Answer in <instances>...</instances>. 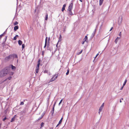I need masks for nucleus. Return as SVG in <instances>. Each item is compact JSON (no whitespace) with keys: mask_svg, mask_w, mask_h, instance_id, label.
Returning a JSON list of instances; mask_svg holds the SVG:
<instances>
[{"mask_svg":"<svg viewBox=\"0 0 129 129\" xmlns=\"http://www.w3.org/2000/svg\"><path fill=\"white\" fill-rule=\"evenodd\" d=\"M10 68V67H7L4 68L2 70L6 76L8 74L9 72V70Z\"/></svg>","mask_w":129,"mask_h":129,"instance_id":"obj_1","label":"nucleus"},{"mask_svg":"<svg viewBox=\"0 0 129 129\" xmlns=\"http://www.w3.org/2000/svg\"><path fill=\"white\" fill-rule=\"evenodd\" d=\"M73 3L72 2L69 5L68 9V11H70V10H72L73 8Z\"/></svg>","mask_w":129,"mask_h":129,"instance_id":"obj_2","label":"nucleus"},{"mask_svg":"<svg viewBox=\"0 0 129 129\" xmlns=\"http://www.w3.org/2000/svg\"><path fill=\"white\" fill-rule=\"evenodd\" d=\"M5 76L6 75L2 70L0 71V78L3 77Z\"/></svg>","mask_w":129,"mask_h":129,"instance_id":"obj_3","label":"nucleus"},{"mask_svg":"<svg viewBox=\"0 0 129 129\" xmlns=\"http://www.w3.org/2000/svg\"><path fill=\"white\" fill-rule=\"evenodd\" d=\"M16 115H15L14 116V117L11 119V121H10V122H13V121H14L15 120V117H16Z\"/></svg>","mask_w":129,"mask_h":129,"instance_id":"obj_4","label":"nucleus"},{"mask_svg":"<svg viewBox=\"0 0 129 129\" xmlns=\"http://www.w3.org/2000/svg\"><path fill=\"white\" fill-rule=\"evenodd\" d=\"M10 66H11V68L13 70H15L16 68V67L13 66L12 64L10 65Z\"/></svg>","mask_w":129,"mask_h":129,"instance_id":"obj_5","label":"nucleus"},{"mask_svg":"<svg viewBox=\"0 0 129 129\" xmlns=\"http://www.w3.org/2000/svg\"><path fill=\"white\" fill-rule=\"evenodd\" d=\"M66 4H64L63 5V6L62 8V10H61L62 11V12H63L64 11V10H65V8L66 7Z\"/></svg>","mask_w":129,"mask_h":129,"instance_id":"obj_6","label":"nucleus"},{"mask_svg":"<svg viewBox=\"0 0 129 129\" xmlns=\"http://www.w3.org/2000/svg\"><path fill=\"white\" fill-rule=\"evenodd\" d=\"M14 72H10V71L9 72L8 74L10 76H11L13 75L14 74Z\"/></svg>","mask_w":129,"mask_h":129,"instance_id":"obj_7","label":"nucleus"},{"mask_svg":"<svg viewBox=\"0 0 129 129\" xmlns=\"http://www.w3.org/2000/svg\"><path fill=\"white\" fill-rule=\"evenodd\" d=\"M104 0H100L99 1V5L101 6Z\"/></svg>","mask_w":129,"mask_h":129,"instance_id":"obj_8","label":"nucleus"},{"mask_svg":"<svg viewBox=\"0 0 129 129\" xmlns=\"http://www.w3.org/2000/svg\"><path fill=\"white\" fill-rule=\"evenodd\" d=\"M19 27L18 26H15L14 28V30L15 31H16L18 29Z\"/></svg>","mask_w":129,"mask_h":129,"instance_id":"obj_9","label":"nucleus"},{"mask_svg":"<svg viewBox=\"0 0 129 129\" xmlns=\"http://www.w3.org/2000/svg\"><path fill=\"white\" fill-rule=\"evenodd\" d=\"M11 57H6L5 58V61H8L11 58Z\"/></svg>","mask_w":129,"mask_h":129,"instance_id":"obj_10","label":"nucleus"},{"mask_svg":"<svg viewBox=\"0 0 129 129\" xmlns=\"http://www.w3.org/2000/svg\"><path fill=\"white\" fill-rule=\"evenodd\" d=\"M104 106V103H103L101 105V106L100 107L99 109V110L101 111L102 109V107L103 106Z\"/></svg>","mask_w":129,"mask_h":129,"instance_id":"obj_11","label":"nucleus"},{"mask_svg":"<svg viewBox=\"0 0 129 129\" xmlns=\"http://www.w3.org/2000/svg\"><path fill=\"white\" fill-rule=\"evenodd\" d=\"M54 108H52V109L51 111L52 115L53 116V114L54 113Z\"/></svg>","mask_w":129,"mask_h":129,"instance_id":"obj_12","label":"nucleus"},{"mask_svg":"<svg viewBox=\"0 0 129 129\" xmlns=\"http://www.w3.org/2000/svg\"><path fill=\"white\" fill-rule=\"evenodd\" d=\"M54 80H55V79H54V77H52V78L50 79V80L49 82H52L53 81H54Z\"/></svg>","mask_w":129,"mask_h":129,"instance_id":"obj_13","label":"nucleus"},{"mask_svg":"<svg viewBox=\"0 0 129 129\" xmlns=\"http://www.w3.org/2000/svg\"><path fill=\"white\" fill-rule=\"evenodd\" d=\"M88 38L87 36H85V38L83 39V41H86L87 40V39Z\"/></svg>","mask_w":129,"mask_h":129,"instance_id":"obj_14","label":"nucleus"},{"mask_svg":"<svg viewBox=\"0 0 129 129\" xmlns=\"http://www.w3.org/2000/svg\"><path fill=\"white\" fill-rule=\"evenodd\" d=\"M46 111H44L43 113H42L41 116L42 118L44 116V115L45 114L46 112Z\"/></svg>","mask_w":129,"mask_h":129,"instance_id":"obj_15","label":"nucleus"},{"mask_svg":"<svg viewBox=\"0 0 129 129\" xmlns=\"http://www.w3.org/2000/svg\"><path fill=\"white\" fill-rule=\"evenodd\" d=\"M18 43L19 45H21L22 44V42L21 41L19 40L18 41Z\"/></svg>","mask_w":129,"mask_h":129,"instance_id":"obj_16","label":"nucleus"},{"mask_svg":"<svg viewBox=\"0 0 129 129\" xmlns=\"http://www.w3.org/2000/svg\"><path fill=\"white\" fill-rule=\"evenodd\" d=\"M127 81V80L126 79H125L124 81L123 84V86H124L125 85L126 82Z\"/></svg>","mask_w":129,"mask_h":129,"instance_id":"obj_17","label":"nucleus"},{"mask_svg":"<svg viewBox=\"0 0 129 129\" xmlns=\"http://www.w3.org/2000/svg\"><path fill=\"white\" fill-rule=\"evenodd\" d=\"M69 11V15H73V13L72 12V10H70V11Z\"/></svg>","mask_w":129,"mask_h":129,"instance_id":"obj_18","label":"nucleus"},{"mask_svg":"<svg viewBox=\"0 0 129 129\" xmlns=\"http://www.w3.org/2000/svg\"><path fill=\"white\" fill-rule=\"evenodd\" d=\"M48 19V15L47 13H46V16L45 18V20H47Z\"/></svg>","mask_w":129,"mask_h":129,"instance_id":"obj_19","label":"nucleus"},{"mask_svg":"<svg viewBox=\"0 0 129 129\" xmlns=\"http://www.w3.org/2000/svg\"><path fill=\"white\" fill-rule=\"evenodd\" d=\"M69 69L67 70V72L66 73V75H68L69 74Z\"/></svg>","mask_w":129,"mask_h":129,"instance_id":"obj_20","label":"nucleus"},{"mask_svg":"<svg viewBox=\"0 0 129 129\" xmlns=\"http://www.w3.org/2000/svg\"><path fill=\"white\" fill-rule=\"evenodd\" d=\"M82 51L83 50H82L79 52H77V54L78 55L81 53L82 52Z\"/></svg>","mask_w":129,"mask_h":129,"instance_id":"obj_21","label":"nucleus"},{"mask_svg":"<svg viewBox=\"0 0 129 129\" xmlns=\"http://www.w3.org/2000/svg\"><path fill=\"white\" fill-rule=\"evenodd\" d=\"M44 123L43 122H42L40 124L41 126V127H42L44 126Z\"/></svg>","mask_w":129,"mask_h":129,"instance_id":"obj_22","label":"nucleus"},{"mask_svg":"<svg viewBox=\"0 0 129 129\" xmlns=\"http://www.w3.org/2000/svg\"><path fill=\"white\" fill-rule=\"evenodd\" d=\"M12 78V77L11 76H10L9 77L7 78V79H8L9 80H10Z\"/></svg>","mask_w":129,"mask_h":129,"instance_id":"obj_23","label":"nucleus"},{"mask_svg":"<svg viewBox=\"0 0 129 129\" xmlns=\"http://www.w3.org/2000/svg\"><path fill=\"white\" fill-rule=\"evenodd\" d=\"M18 22L17 21H16L14 23V25H17L18 24Z\"/></svg>","mask_w":129,"mask_h":129,"instance_id":"obj_24","label":"nucleus"},{"mask_svg":"<svg viewBox=\"0 0 129 129\" xmlns=\"http://www.w3.org/2000/svg\"><path fill=\"white\" fill-rule=\"evenodd\" d=\"M41 61V59H39L38 61V63L40 64V61Z\"/></svg>","mask_w":129,"mask_h":129,"instance_id":"obj_25","label":"nucleus"},{"mask_svg":"<svg viewBox=\"0 0 129 129\" xmlns=\"http://www.w3.org/2000/svg\"><path fill=\"white\" fill-rule=\"evenodd\" d=\"M62 101H63V99H62L60 101V102L58 104L59 105L61 103V102H62Z\"/></svg>","mask_w":129,"mask_h":129,"instance_id":"obj_26","label":"nucleus"},{"mask_svg":"<svg viewBox=\"0 0 129 129\" xmlns=\"http://www.w3.org/2000/svg\"><path fill=\"white\" fill-rule=\"evenodd\" d=\"M44 51H42V55L43 56H44Z\"/></svg>","mask_w":129,"mask_h":129,"instance_id":"obj_27","label":"nucleus"},{"mask_svg":"<svg viewBox=\"0 0 129 129\" xmlns=\"http://www.w3.org/2000/svg\"><path fill=\"white\" fill-rule=\"evenodd\" d=\"M48 71L47 70H45L44 71V73H48Z\"/></svg>","mask_w":129,"mask_h":129,"instance_id":"obj_28","label":"nucleus"},{"mask_svg":"<svg viewBox=\"0 0 129 129\" xmlns=\"http://www.w3.org/2000/svg\"><path fill=\"white\" fill-rule=\"evenodd\" d=\"M5 33H4L3 34L0 35V36L2 37V36H3L5 35Z\"/></svg>","mask_w":129,"mask_h":129,"instance_id":"obj_29","label":"nucleus"},{"mask_svg":"<svg viewBox=\"0 0 129 129\" xmlns=\"http://www.w3.org/2000/svg\"><path fill=\"white\" fill-rule=\"evenodd\" d=\"M54 79H55V80L57 78V75L56 76V75L54 76Z\"/></svg>","mask_w":129,"mask_h":129,"instance_id":"obj_30","label":"nucleus"},{"mask_svg":"<svg viewBox=\"0 0 129 129\" xmlns=\"http://www.w3.org/2000/svg\"><path fill=\"white\" fill-rule=\"evenodd\" d=\"M40 65V64L38 63L36 68H39Z\"/></svg>","mask_w":129,"mask_h":129,"instance_id":"obj_31","label":"nucleus"},{"mask_svg":"<svg viewBox=\"0 0 129 129\" xmlns=\"http://www.w3.org/2000/svg\"><path fill=\"white\" fill-rule=\"evenodd\" d=\"M7 119V118L6 117H5L3 119V121H4L6 120Z\"/></svg>","mask_w":129,"mask_h":129,"instance_id":"obj_32","label":"nucleus"},{"mask_svg":"<svg viewBox=\"0 0 129 129\" xmlns=\"http://www.w3.org/2000/svg\"><path fill=\"white\" fill-rule=\"evenodd\" d=\"M47 37L45 40V43H47Z\"/></svg>","mask_w":129,"mask_h":129,"instance_id":"obj_33","label":"nucleus"},{"mask_svg":"<svg viewBox=\"0 0 129 129\" xmlns=\"http://www.w3.org/2000/svg\"><path fill=\"white\" fill-rule=\"evenodd\" d=\"M24 103L23 102H21L20 104V105H24Z\"/></svg>","mask_w":129,"mask_h":129,"instance_id":"obj_34","label":"nucleus"},{"mask_svg":"<svg viewBox=\"0 0 129 129\" xmlns=\"http://www.w3.org/2000/svg\"><path fill=\"white\" fill-rule=\"evenodd\" d=\"M49 41H50V39H49L48 40L47 46H48V44L49 45Z\"/></svg>","mask_w":129,"mask_h":129,"instance_id":"obj_35","label":"nucleus"},{"mask_svg":"<svg viewBox=\"0 0 129 129\" xmlns=\"http://www.w3.org/2000/svg\"><path fill=\"white\" fill-rule=\"evenodd\" d=\"M42 117L41 116V117H39L38 119V120H39L41 119Z\"/></svg>","mask_w":129,"mask_h":129,"instance_id":"obj_36","label":"nucleus"},{"mask_svg":"<svg viewBox=\"0 0 129 129\" xmlns=\"http://www.w3.org/2000/svg\"><path fill=\"white\" fill-rule=\"evenodd\" d=\"M117 38H116L115 39V43L116 44L117 43Z\"/></svg>","mask_w":129,"mask_h":129,"instance_id":"obj_37","label":"nucleus"},{"mask_svg":"<svg viewBox=\"0 0 129 129\" xmlns=\"http://www.w3.org/2000/svg\"><path fill=\"white\" fill-rule=\"evenodd\" d=\"M62 120H60L59 122V124H61L62 122Z\"/></svg>","mask_w":129,"mask_h":129,"instance_id":"obj_38","label":"nucleus"},{"mask_svg":"<svg viewBox=\"0 0 129 129\" xmlns=\"http://www.w3.org/2000/svg\"><path fill=\"white\" fill-rule=\"evenodd\" d=\"M49 98L48 99V100H47V103H48V105L49 102Z\"/></svg>","mask_w":129,"mask_h":129,"instance_id":"obj_39","label":"nucleus"},{"mask_svg":"<svg viewBox=\"0 0 129 129\" xmlns=\"http://www.w3.org/2000/svg\"><path fill=\"white\" fill-rule=\"evenodd\" d=\"M56 102H55L54 103V104L53 105V108H54V107H55V104H56Z\"/></svg>","mask_w":129,"mask_h":129,"instance_id":"obj_40","label":"nucleus"},{"mask_svg":"<svg viewBox=\"0 0 129 129\" xmlns=\"http://www.w3.org/2000/svg\"><path fill=\"white\" fill-rule=\"evenodd\" d=\"M121 32H120L119 33V35L120 36V37H121Z\"/></svg>","mask_w":129,"mask_h":129,"instance_id":"obj_41","label":"nucleus"},{"mask_svg":"<svg viewBox=\"0 0 129 129\" xmlns=\"http://www.w3.org/2000/svg\"><path fill=\"white\" fill-rule=\"evenodd\" d=\"M22 48H23L25 47L24 45V44H23L22 45Z\"/></svg>","mask_w":129,"mask_h":129,"instance_id":"obj_42","label":"nucleus"},{"mask_svg":"<svg viewBox=\"0 0 129 129\" xmlns=\"http://www.w3.org/2000/svg\"><path fill=\"white\" fill-rule=\"evenodd\" d=\"M8 79L7 78L5 79L3 81V82H5L7 81V80Z\"/></svg>","mask_w":129,"mask_h":129,"instance_id":"obj_43","label":"nucleus"},{"mask_svg":"<svg viewBox=\"0 0 129 129\" xmlns=\"http://www.w3.org/2000/svg\"><path fill=\"white\" fill-rule=\"evenodd\" d=\"M85 41H83L82 42V44H83L84 43V42Z\"/></svg>","mask_w":129,"mask_h":129,"instance_id":"obj_44","label":"nucleus"},{"mask_svg":"<svg viewBox=\"0 0 129 129\" xmlns=\"http://www.w3.org/2000/svg\"><path fill=\"white\" fill-rule=\"evenodd\" d=\"M39 68H36V71H39Z\"/></svg>","mask_w":129,"mask_h":129,"instance_id":"obj_45","label":"nucleus"},{"mask_svg":"<svg viewBox=\"0 0 129 129\" xmlns=\"http://www.w3.org/2000/svg\"><path fill=\"white\" fill-rule=\"evenodd\" d=\"M124 86H123V85H122V86L121 88L120 89V90H122L123 88V87H124Z\"/></svg>","mask_w":129,"mask_h":129,"instance_id":"obj_46","label":"nucleus"},{"mask_svg":"<svg viewBox=\"0 0 129 129\" xmlns=\"http://www.w3.org/2000/svg\"><path fill=\"white\" fill-rule=\"evenodd\" d=\"M13 39H14V40H16V37L15 36V37Z\"/></svg>","mask_w":129,"mask_h":129,"instance_id":"obj_47","label":"nucleus"},{"mask_svg":"<svg viewBox=\"0 0 129 129\" xmlns=\"http://www.w3.org/2000/svg\"><path fill=\"white\" fill-rule=\"evenodd\" d=\"M61 38H62V37H61V35H60L59 37V39H61Z\"/></svg>","mask_w":129,"mask_h":129,"instance_id":"obj_48","label":"nucleus"},{"mask_svg":"<svg viewBox=\"0 0 129 129\" xmlns=\"http://www.w3.org/2000/svg\"><path fill=\"white\" fill-rule=\"evenodd\" d=\"M47 43H45V46H44V48H45V47H46V46H47Z\"/></svg>","mask_w":129,"mask_h":129,"instance_id":"obj_49","label":"nucleus"},{"mask_svg":"<svg viewBox=\"0 0 129 129\" xmlns=\"http://www.w3.org/2000/svg\"><path fill=\"white\" fill-rule=\"evenodd\" d=\"M4 112L5 114L7 112V110H5Z\"/></svg>","mask_w":129,"mask_h":129,"instance_id":"obj_50","label":"nucleus"},{"mask_svg":"<svg viewBox=\"0 0 129 129\" xmlns=\"http://www.w3.org/2000/svg\"><path fill=\"white\" fill-rule=\"evenodd\" d=\"M116 106V105L115 106L113 107V108L114 109V110H115V108Z\"/></svg>","mask_w":129,"mask_h":129,"instance_id":"obj_51","label":"nucleus"},{"mask_svg":"<svg viewBox=\"0 0 129 129\" xmlns=\"http://www.w3.org/2000/svg\"><path fill=\"white\" fill-rule=\"evenodd\" d=\"M113 27H112L111 28L110 30V31H111L113 29Z\"/></svg>","mask_w":129,"mask_h":129,"instance_id":"obj_52","label":"nucleus"},{"mask_svg":"<svg viewBox=\"0 0 129 129\" xmlns=\"http://www.w3.org/2000/svg\"><path fill=\"white\" fill-rule=\"evenodd\" d=\"M60 124H59V123H58V124H57V125L56 126V127H57Z\"/></svg>","mask_w":129,"mask_h":129,"instance_id":"obj_53","label":"nucleus"},{"mask_svg":"<svg viewBox=\"0 0 129 129\" xmlns=\"http://www.w3.org/2000/svg\"><path fill=\"white\" fill-rule=\"evenodd\" d=\"M15 37L16 38V37H18V35H16L15 36Z\"/></svg>","mask_w":129,"mask_h":129,"instance_id":"obj_54","label":"nucleus"},{"mask_svg":"<svg viewBox=\"0 0 129 129\" xmlns=\"http://www.w3.org/2000/svg\"><path fill=\"white\" fill-rule=\"evenodd\" d=\"M38 71H36V73H38Z\"/></svg>","mask_w":129,"mask_h":129,"instance_id":"obj_55","label":"nucleus"},{"mask_svg":"<svg viewBox=\"0 0 129 129\" xmlns=\"http://www.w3.org/2000/svg\"><path fill=\"white\" fill-rule=\"evenodd\" d=\"M99 54V53H98L95 56H96V57Z\"/></svg>","mask_w":129,"mask_h":129,"instance_id":"obj_56","label":"nucleus"},{"mask_svg":"<svg viewBox=\"0 0 129 129\" xmlns=\"http://www.w3.org/2000/svg\"><path fill=\"white\" fill-rule=\"evenodd\" d=\"M97 57H94V60H93V61L94 62V61L95 59Z\"/></svg>","mask_w":129,"mask_h":129,"instance_id":"obj_57","label":"nucleus"},{"mask_svg":"<svg viewBox=\"0 0 129 129\" xmlns=\"http://www.w3.org/2000/svg\"><path fill=\"white\" fill-rule=\"evenodd\" d=\"M87 69H85L84 71V73H85V72H86L87 71Z\"/></svg>","mask_w":129,"mask_h":129,"instance_id":"obj_58","label":"nucleus"},{"mask_svg":"<svg viewBox=\"0 0 129 129\" xmlns=\"http://www.w3.org/2000/svg\"><path fill=\"white\" fill-rule=\"evenodd\" d=\"M120 103H121L122 102L121 99L120 100Z\"/></svg>","mask_w":129,"mask_h":129,"instance_id":"obj_59","label":"nucleus"},{"mask_svg":"<svg viewBox=\"0 0 129 129\" xmlns=\"http://www.w3.org/2000/svg\"><path fill=\"white\" fill-rule=\"evenodd\" d=\"M63 119V118L62 117V118H61V119H60V120H62Z\"/></svg>","mask_w":129,"mask_h":129,"instance_id":"obj_60","label":"nucleus"},{"mask_svg":"<svg viewBox=\"0 0 129 129\" xmlns=\"http://www.w3.org/2000/svg\"><path fill=\"white\" fill-rule=\"evenodd\" d=\"M79 0L81 2H82V0Z\"/></svg>","mask_w":129,"mask_h":129,"instance_id":"obj_61","label":"nucleus"},{"mask_svg":"<svg viewBox=\"0 0 129 129\" xmlns=\"http://www.w3.org/2000/svg\"><path fill=\"white\" fill-rule=\"evenodd\" d=\"M7 36H6V38H5V39L6 40L7 39Z\"/></svg>","mask_w":129,"mask_h":129,"instance_id":"obj_62","label":"nucleus"},{"mask_svg":"<svg viewBox=\"0 0 129 129\" xmlns=\"http://www.w3.org/2000/svg\"><path fill=\"white\" fill-rule=\"evenodd\" d=\"M123 100V98H121V100Z\"/></svg>","mask_w":129,"mask_h":129,"instance_id":"obj_63","label":"nucleus"},{"mask_svg":"<svg viewBox=\"0 0 129 129\" xmlns=\"http://www.w3.org/2000/svg\"><path fill=\"white\" fill-rule=\"evenodd\" d=\"M117 39H118V37H117Z\"/></svg>","mask_w":129,"mask_h":129,"instance_id":"obj_64","label":"nucleus"}]
</instances>
